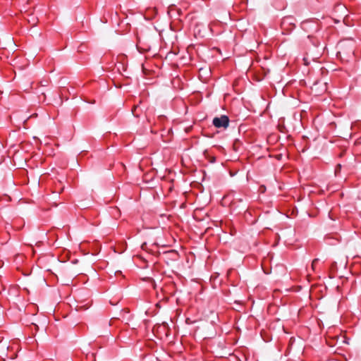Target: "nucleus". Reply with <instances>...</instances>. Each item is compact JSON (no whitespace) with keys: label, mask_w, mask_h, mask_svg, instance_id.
Segmentation results:
<instances>
[{"label":"nucleus","mask_w":361,"mask_h":361,"mask_svg":"<svg viewBox=\"0 0 361 361\" xmlns=\"http://www.w3.org/2000/svg\"><path fill=\"white\" fill-rule=\"evenodd\" d=\"M295 19L294 17L288 16L283 18L281 27L283 34H288L295 27Z\"/></svg>","instance_id":"obj_1"},{"label":"nucleus","mask_w":361,"mask_h":361,"mask_svg":"<svg viewBox=\"0 0 361 361\" xmlns=\"http://www.w3.org/2000/svg\"><path fill=\"white\" fill-rule=\"evenodd\" d=\"M212 123L216 128H226L229 124V118L227 116L222 115L220 117H215Z\"/></svg>","instance_id":"obj_2"},{"label":"nucleus","mask_w":361,"mask_h":361,"mask_svg":"<svg viewBox=\"0 0 361 361\" xmlns=\"http://www.w3.org/2000/svg\"><path fill=\"white\" fill-rule=\"evenodd\" d=\"M338 54H349L350 56L351 55H353L354 54V50L353 49V47H350L349 49V50H347V46L344 43H341L340 44V51L338 52Z\"/></svg>","instance_id":"obj_3"},{"label":"nucleus","mask_w":361,"mask_h":361,"mask_svg":"<svg viewBox=\"0 0 361 361\" xmlns=\"http://www.w3.org/2000/svg\"><path fill=\"white\" fill-rule=\"evenodd\" d=\"M318 261H319L318 259H314L312 261V267L313 269H314L316 264L318 263Z\"/></svg>","instance_id":"obj_4"},{"label":"nucleus","mask_w":361,"mask_h":361,"mask_svg":"<svg viewBox=\"0 0 361 361\" xmlns=\"http://www.w3.org/2000/svg\"><path fill=\"white\" fill-rule=\"evenodd\" d=\"M337 168H338V169H341V164H338Z\"/></svg>","instance_id":"obj_5"},{"label":"nucleus","mask_w":361,"mask_h":361,"mask_svg":"<svg viewBox=\"0 0 361 361\" xmlns=\"http://www.w3.org/2000/svg\"><path fill=\"white\" fill-rule=\"evenodd\" d=\"M337 168H338V169H341V164H338Z\"/></svg>","instance_id":"obj_6"},{"label":"nucleus","mask_w":361,"mask_h":361,"mask_svg":"<svg viewBox=\"0 0 361 361\" xmlns=\"http://www.w3.org/2000/svg\"><path fill=\"white\" fill-rule=\"evenodd\" d=\"M212 162L215 161V158L214 157L213 159H212Z\"/></svg>","instance_id":"obj_7"}]
</instances>
